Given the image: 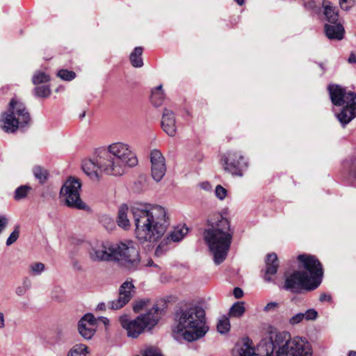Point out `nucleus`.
I'll return each instance as SVG.
<instances>
[{
  "mask_svg": "<svg viewBox=\"0 0 356 356\" xmlns=\"http://www.w3.org/2000/svg\"><path fill=\"white\" fill-rule=\"evenodd\" d=\"M348 62L349 63H356V56L354 53H351L348 57Z\"/></svg>",
  "mask_w": 356,
  "mask_h": 356,
  "instance_id": "603ef678",
  "label": "nucleus"
},
{
  "mask_svg": "<svg viewBox=\"0 0 356 356\" xmlns=\"http://www.w3.org/2000/svg\"><path fill=\"white\" fill-rule=\"evenodd\" d=\"M102 321L104 323H106V321H108V319L106 318L102 317Z\"/></svg>",
  "mask_w": 356,
  "mask_h": 356,
  "instance_id": "4d7b16f0",
  "label": "nucleus"
},
{
  "mask_svg": "<svg viewBox=\"0 0 356 356\" xmlns=\"http://www.w3.org/2000/svg\"><path fill=\"white\" fill-rule=\"evenodd\" d=\"M207 223L209 227L204 232V238L213 254L214 263L220 264L227 256L234 229L230 220L219 213L211 216Z\"/></svg>",
  "mask_w": 356,
  "mask_h": 356,
  "instance_id": "20e7f679",
  "label": "nucleus"
},
{
  "mask_svg": "<svg viewBox=\"0 0 356 356\" xmlns=\"http://www.w3.org/2000/svg\"><path fill=\"white\" fill-rule=\"evenodd\" d=\"M113 260L122 261L130 269H136L140 264L139 245L137 243L128 241L125 243L113 244Z\"/></svg>",
  "mask_w": 356,
  "mask_h": 356,
  "instance_id": "1a4fd4ad",
  "label": "nucleus"
},
{
  "mask_svg": "<svg viewBox=\"0 0 356 356\" xmlns=\"http://www.w3.org/2000/svg\"><path fill=\"white\" fill-rule=\"evenodd\" d=\"M230 330V323L229 318L223 316L217 323V330L220 334H225Z\"/></svg>",
  "mask_w": 356,
  "mask_h": 356,
  "instance_id": "cd10ccee",
  "label": "nucleus"
},
{
  "mask_svg": "<svg viewBox=\"0 0 356 356\" xmlns=\"http://www.w3.org/2000/svg\"><path fill=\"white\" fill-rule=\"evenodd\" d=\"M152 263H153V262L151 261H149V262L148 263V264H147V265H148V266H152Z\"/></svg>",
  "mask_w": 356,
  "mask_h": 356,
  "instance_id": "052dcab7",
  "label": "nucleus"
},
{
  "mask_svg": "<svg viewBox=\"0 0 356 356\" xmlns=\"http://www.w3.org/2000/svg\"><path fill=\"white\" fill-rule=\"evenodd\" d=\"M159 252V248H157L156 251H155V254L158 255Z\"/></svg>",
  "mask_w": 356,
  "mask_h": 356,
  "instance_id": "13d9d810",
  "label": "nucleus"
},
{
  "mask_svg": "<svg viewBox=\"0 0 356 356\" xmlns=\"http://www.w3.org/2000/svg\"><path fill=\"white\" fill-rule=\"evenodd\" d=\"M35 95L40 97H47L51 93L49 87L47 85L37 86L34 90Z\"/></svg>",
  "mask_w": 356,
  "mask_h": 356,
  "instance_id": "2f4dec72",
  "label": "nucleus"
},
{
  "mask_svg": "<svg viewBox=\"0 0 356 356\" xmlns=\"http://www.w3.org/2000/svg\"><path fill=\"white\" fill-rule=\"evenodd\" d=\"M31 120L30 115L23 103L11 99L7 112L1 115L0 122L2 129L7 133L15 132Z\"/></svg>",
  "mask_w": 356,
  "mask_h": 356,
  "instance_id": "6e6552de",
  "label": "nucleus"
},
{
  "mask_svg": "<svg viewBox=\"0 0 356 356\" xmlns=\"http://www.w3.org/2000/svg\"><path fill=\"white\" fill-rule=\"evenodd\" d=\"M304 319L307 321L314 320L318 316L317 312L314 309H307L305 313H302Z\"/></svg>",
  "mask_w": 356,
  "mask_h": 356,
  "instance_id": "4c0bfd02",
  "label": "nucleus"
},
{
  "mask_svg": "<svg viewBox=\"0 0 356 356\" xmlns=\"http://www.w3.org/2000/svg\"><path fill=\"white\" fill-rule=\"evenodd\" d=\"M8 218L4 215L0 216V234L6 229L8 224Z\"/></svg>",
  "mask_w": 356,
  "mask_h": 356,
  "instance_id": "a19ab883",
  "label": "nucleus"
},
{
  "mask_svg": "<svg viewBox=\"0 0 356 356\" xmlns=\"http://www.w3.org/2000/svg\"><path fill=\"white\" fill-rule=\"evenodd\" d=\"M87 346L83 344H76L69 351L67 356H86Z\"/></svg>",
  "mask_w": 356,
  "mask_h": 356,
  "instance_id": "bb28decb",
  "label": "nucleus"
},
{
  "mask_svg": "<svg viewBox=\"0 0 356 356\" xmlns=\"http://www.w3.org/2000/svg\"><path fill=\"white\" fill-rule=\"evenodd\" d=\"M6 326L4 314L0 312V329H3Z\"/></svg>",
  "mask_w": 356,
  "mask_h": 356,
  "instance_id": "8fccbe9b",
  "label": "nucleus"
},
{
  "mask_svg": "<svg viewBox=\"0 0 356 356\" xmlns=\"http://www.w3.org/2000/svg\"><path fill=\"white\" fill-rule=\"evenodd\" d=\"M149 302V300H140L135 302L133 306L134 311L135 312H140L143 308H145L147 303Z\"/></svg>",
  "mask_w": 356,
  "mask_h": 356,
  "instance_id": "c9c22d12",
  "label": "nucleus"
},
{
  "mask_svg": "<svg viewBox=\"0 0 356 356\" xmlns=\"http://www.w3.org/2000/svg\"><path fill=\"white\" fill-rule=\"evenodd\" d=\"M234 296L236 298H241L243 296V291L241 288L236 287L234 289Z\"/></svg>",
  "mask_w": 356,
  "mask_h": 356,
  "instance_id": "de8ad7c7",
  "label": "nucleus"
},
{
  "mask_svg": "<svg viewBox=\"0 0 356 356\" xmlns=\"http://www.w3.org/2000/svg\"><path fill=\"white\" fill-rule=\"evenodd\" d=\"M161 313V310L157 306H154L147 313L139 315L134 320L124 316L120 318V321L122 327L126 330L127 336L136 339L145 329L150 330L158 323Z\"/></svg>",
  "mask_w": 356,
  "mask_h": 356,
  "instance_id": "0eeeda50",
  "label": "nucleus"
},
{
  "mask_svg": "<svg viewBox=\"0 0 356 356\" xmlns=\"http://www.w3.org/2000/svg\"><path fill=\"white\" fill-rule=\"evenodd\" d=\"M113 244L104 242H96L90 245L88 255L91 261L95 262L113 260Z\"/></svg>",
  "mask_w": 356,
  "mask_h": 356,
  "instance_id": "f8f14e48",
  "label": "nucleus"
},
{
  "mask_svg": "<svg viewBox=\"0 0 356 356\" xmlns=\"http://www.w3.org/2000/svg\"><path fill=\"white\" fill-rule=\"evenodd\" d=\"M348 3H350L348 0H339L340 8L343 10H349L353 7V4L347 5Z\"/></svg>",
  "mask_w": 356,
  "mask_h": 356,
  "instance_id": "37998d69",
  "label": "nucleus"
},
{
  "mask_svg": "<svg viewBox=\"0 0 356 356\" xmlns=\"http://www.w3.org/2000/svg\"><path fill=\"white\" fill-rule=\"evenodd\" d=\"M143 48L140 47H136L134 51L130 54V61L133 67H141L143 65L142 59Z\"/></svg>",
  "mask_w": 356,
  "mask_h": 356,
  "instance_id": "b1692460",
  "label": "nucleus"
},
{
  "mask_svg": "<svg viewBox=\"0 0 356 356\" xmlns=\"http://www.w3.org/2000/svg\"><path fill=\"white\" fill-rule=\"evenodd\" d=\"M33 172L35 177L40 184L44 183L47 179L48 172L44 168L40 166H35L33 169Z\"/></svg>",
  "mask_w": 356,
  "mask_h": 356,
  "instance_id": "a878e982",
  "label": "nucleus"
},
{
  "mask_svg": "<svg viewBox=\"0 0 356 356\" xmlns=\"http://www.w3.org/2000/svg\"><path fill=\"white\" fill-rule=\"evenodd\" d=\"M348 356H356V352L355 351H350Z\"/></svg>",
  "mask_w": 356,
  "mask_h": 356,
  "instance_id": "5fc2aeb1",
  "label": "nucleus"
},
{
  "mask_svg": "<svg viewBox=\"0 0 356 356\" xmlns=\"http://www.w3.org/2000/svg\"><path fill=\"white\" fill-rule=\"evenodd\" d=\"M332 299V297L330 295L326 294V293H322L319 297V300L321 302H325V301H330Z\"/></svg>",
  "mask_w": 356,
  "mask_h": 356,
  "instance_id": "09e8293b",
  "label": "nucleus"
},
{
  "mask_svg": "<svg viewBox=\"0 0 356 356\" xmlns=\"http://www.w3.org/2000/svg\"><path fill=\"white\" fill-rule=\"evenodd\" d=\"M300 268L305 271H296L285 280L284 287L293 293L300 292L302 289L314 290L322 282L323 270L320 261L316 257L310 254H300L298 257Z\"/></svg>",
  "mask_w": 356,
  "mask_h": 356,
  "instance_id": "423d86ee",
  "label": "nucleus"
},
{
  "mask_svg": "<svg viewBox=\"0 0 356 356\" xmlns=\"http://www.w3.org/2000/svg\"><path fill=\"white\" fill-rule=\"evenodd\" d=\"M188 232V227L184 225L177 227L170 233L168 236V239H170L173 242H178L187 234Z\"/></svg>",
  "mask_w": 356,
  "mask_h": 356,
  "instance_id": "4be33fe9",
  "label": "nucleus"
},
{
  "mask_svg": "<svg viewBox=\"0 0 356 356\" xmlns=\"http://www.w3.org/2000/svg\"><path fill=\"white\" fill-rule=\"evenodd\" d=\"M97 321L92 314H87L79 322L80 334L86 339H90L96 330Z\"/></svg>",
  "mask_w": 356,
  "mask_h": 356,
  "instance_id": "dca6fc26",
  "label": "nucleus"
},
{
  "mask_svg": "<svg viewBox=\"0 0 356 356\" xmlns=\"http://www.w3.org/2000/svg\"><path fill=\"white\" fill-rule=\"evenodd\" d=\"M81 184L78 179L69 178L62 186L60 195L65 204L73 209H85L87 206L80 198Z\"/></svg>",
  "mask_w": 356,
  "mask_h": 356,
  "instance_id": "9d476101",
  "label": "nucleus"
},
{
  "mask_svg": "<svg viewBox=\"0 0 356 356\" xmlns=\"http://www.w3.org/2000/svg\"><path fill=\"white\" fill-rule=\"evenodd\" d=\"M325 32L329 39L340 40L343 38L345 31L341 24L335 22L334 24H326Z\"/></svg>",
  "mask_w": 356,
  "mask_h": 356,
  "instance_id": "aec40b11",
  "label": "nucleus"
},
{
  "mask_svg": "<svg viewBox=\"0 0 356 356\" xmlns=\"http://www.w3.org/2000/svg\"><path fill=\"white\" fill-rule=\"evenodd\" d=\"M310 343L299 337L291 338L288 332H278L275 339L262 340L258 346V353L247 343L238 348L234 356H312Z\"/></svg>",
  "mask_w": 356,
  "mask_h": 356,
  "instance_id": "7ed1b4c3",
  "label": "nucleus"
},
{
  "mask_svg": "<svg viewBox=\"0 0 356 356\" xmlns=\"http://www.w3.org/2000/svg\"><path fill=\"white\" fill-rule=\"evenodd\" d=\"M161 127L163 130L169 136H174L177 132L176 120L174 113L165 108L162 115Z\"/></svg>",
  "mask_w": 356,
  "mask_h": 356,
  "instance_id": "f3484780",
  "label": "nucleus"
},
{
  "mask_svg": "<svg viewBox=\"0 0 356 356\" xmlns=\"http://www.w3.org/2000/svg\"><path fill=\"white\" fill-rule=\"evenodd\" d=\"M143 356H162L161 350L155 346H147L142 350Z\"/></svg>",
  "mask_w": 356,
  "mask_h": 356,
  "instance_id": "473e14b6",
  "label": "nucleus"
},
{
  "mask_svg": "<svg viewBox=\"0 0 356 356\" xmlns=\"http://www.w3.org/2000/svg\"><path fill=\"white\" fill-rule=\"evenodd\" d=\"M277 257L275 253L268 254L266 259V273L264 280L266 282L271 281V275L277 273L278 268Z\"/></svg>",
  "mask_w": 356,
  "mask_h": 356,
  "instance_id": "6ab92c4d",
  "label": "nucleus"
},
{
  "mask_svg": "<svg viewBox=\"0 0 356 356\" xmlns=\"http://www.w3.org/2000/svg\"><path fill=\"white\" fill-rule=\"evenodd\" d=\"M26 289H25L22 285L17 286L15 289V293L18 296H22L26 293Z\"/></svg>",
  "mask_w": 356,
  "mask_h": 356,
  "instance_id": "49530a36",
  "label": "nucleus"
},
{
  "mask_svg": "<svg viewBox=\"0 0 356 356\" xmlns=\"http://www.w3.org/2000/svg\"><path fill=\"white\" fill-rule=\"evenodd\" d=\"M223 168L234 176L242 177L248 168V162L241 152L228 151L222 156Z\"/></svg>",
  "mask_w": 356,
  "mask_h": 356,
  "instance_id": "9b49d317",
  "label": "nucleus"
},
{
  "mask_svg": "<svg viewBox=\"0 0 356 356\" xmlns=\"http://www.w3.org/2000/svg\"><path fill=\"white\" fill-rule=\"evenodd\" d=\"M49 76L44 72H37L34 74L32 78V82L35 85L40 83H45L49 81Z\"/></svg>",
  "mask_w": 356,
  "mask_h": 356,
  "instance_id": "c85d7f7f",
  "label": "nucleus"
},
{
  "mask_svg": "<svg viewBox=\"0 0 356 356\" xmlns=\"http://www.w3.org/2000/svg\"><path fill=\"white\" fill-rule=\"evenodd\" d=\"M129 213L133 216L136 237L141 242H156L170 225L166 210L161 206L136 203L129 211L127 204H122L118 210L117 223L124 229L130 227Z\"/></svg>",
  "mask_w": 356,
  "mask_h": 356,
  "instance_id": "f257e3e1",
  "label": "nucleus"
},
{
  "mask_svg": "<svg viewBox=\"0 0 356 356\" xmlns=\"http://www.w3.org/2000/svg\"><path fill=\"white\" fill-rule=\"evenodd\" d=\"M151 174L154 181H160L166 172L165 160L162 153L155 149L150 152Z\"/></svg>",
  "mask_w": 356,
  "mask_h": 356,
  "instance_id": "4468645a",
  "label": "nucleus"
},
{
  "mask_svg": "<svg viewBox=\"0 0 356 356\" xmlns=\"http://www.w3.org/2000/svg\"><path fill=\"white\" fill-rule=\"evenodd\" d=\"M245 311L244 302H237L230 308L229 316L230 317L239 318L244 314Z\"/></svg>",
  "mask_w": 356,
  "mask_h": 356,
  "instance_id": "393cba45",
  "label": "nucleus"
},
{
  "mask_svg": "<svg viewBox=\"0 0 356 356\" xmlns=\"http://www.w3.org/2000/svg\"><path fill=\"white\" fill-rule=\"evenodd\" d=\"M322 6L327 21L331 24L337 22L339 19L338 10L332 6V3L328 0H324L322 3Z\"/></svg>",
  "mask_w": 356,
  "mask_h": 356,
  "instance_id": "412c9836",
  "label": "nucleus"
},
{
  "mask_svg": "<svg viewBox=\"0 0 356 356\" xmlns=\"http://www.w3.org/2000/svg\"><path fill=\"white\" fill-rule=\"evenodd\" d=\"M304 6L309 10L314 12H317L318 10V6L314 0H307L305 1Z\"/></svg>",
  "mask_w": 356,
  "mask_h": 356,
  "instance_id": "58836bf2",
  "label": "nucleus"
},
{
  "mask_svg": "<svg viewBox=\"0 0 356 356\" xmlns=\"http://www.w3.org/2000/svg\"><path fill=\"white\" fill-rule=\"evenodd\" d=\"M337 118L343 127L347 125L356 118V102L352 100L344 104L341 112L337 114Z\"/></svg>",
  "mask_w": 356,
  "mask_h": 356,
  "instance_id": "a211bd4d",
  "label": "nucleus"
},
{
  "mask_svg": "<svg viewBox=\"0 0 356 356\" xmlns=\"http://www.w3.org/2000/svg\"><path fill=\"white\" fill-rule=\"evenodd\" d=\"M31 187L27 186H21L16 188L15 191L14 198L15 200H20L26 197L28 193L30 191Z\"/></svg>",
  "mask_w": 356,
  "mask_h": 356,
  "instance_id": "7c9ffc66",
  "label": "nucleus"
},
{
  "mask_svg": "<svg viewBox=\"0 0 356 356\" xmlns=\"http://www.w3.org/2000/svg\"><path fill=\"white\" fill-rule=\"evenodd\" d=\"M134 293V285L131 282H124L119 289V296L115 300L108 302V307L113 310L119 309L127 304Z\"/></svg>",
  "mask_w": 356,
  "mask_h": 356,
  "instance_id": "2eb2a0df",
  "label": "nucleus"
},
{
  "mask_svg": "<svg viewBox=\"0 0 356 356\" xmlns=\"http://www.w3.org/2000/svg\"><path fill=\"white\" fill-rule=\"evenodd\" d=\"M304 319V316L302 313H298L295 315H293L290 319L289 323L290 324L294 325H297L299 323L302 322Z\"/></svg>",
  "mask_w": 356,
  "mask_h": 356,
  "instance_id": "ea45409f",
  "label": "nucleus"
},
{
  "mask_svg": "<svg viewBox=\"0 0 356 356\" xmlns=\"http://www.w3.org/2000/svg\"><path fill=\"white\" fill-rule=\"evenodd\" d=\"M278 307H279V304L277 302H270L265 306V307L264 308V311L266 312L275 311L278 308Z\"/></svg>",
  "mask_w": 356,
  "mask_h": 356,
  "instance_id": "79ce46f5",
  "label": "nucleus"
},
{
  "mask_svg": "<svg viewBox=\"0 0 356 356\" xmlns=\"http://www.w3.org/2000/svg\"><path fill=\"white\" fill-rule=\"evenodd\" d=\"M227 191L220 185H218L215 189L216 196L220 200H224L227 196Z\"/></svg>",
  "mask_w": 356,
  "mask_h": 356,
  "instance_id": "e433bc0d",
  "label": "nucleus"
},
{
  "mask_svg": "<svg viewBox=\"0 0 356 356\" xmlns=\"http://www.w3.org/2000/svg\"><path fill=\"white\" fill-rule=\"evenodd\" d=\"M332 103L337 106H341L351 102H356V94L353 92H347L346 90L339 85L330 84L327 87Z\"/></svg>",
  "mask_w": 356,
  "mask_h": 356,
  "instance_id": "ddd939ff",
  "label": "nucleus"
},
{
  "mask_svg": "<svg viewBox=\"0 0 356 356\" xmlns=\"http://www.w3.org/2000/svg\"><path fill=\"white\" fill-rule=\"evenodd\" d=\"M105 220L108 223V227H106L107 229H112L115 226V222L111 218H106Z\"/></svg>",
  "mask_w": 356,
  "mask_h": 356,
  "instance_id": "3c124183",
  "label": "nucleus"
},
{
  "mask_svg": "<svg viewBox=\"0 0 356 356\" xmlns=\"http://www.w3.org/2000/svg\"><path fill=\"white\" fill-rule=\"evenodd\" d=\"M32 283L30 278L26 277L23 279L22 286L26 289V291L29 290L31 287Z\"/></svg>",
  "mask_w": 356,
  "mask_h": 356,
  "instance_id": "c03bdc74",
  "label": "nucleus"
},
{
  "mask_svg": "<svg viewBox=\"0 0 356 356\" xmlns=\"http://www.w3.org/2000/svg\"><path fill=\"white\" fill-rule=\"evenodd\" d=\"M57 75L61 79L65 81H72L75 76L76 74L73 71H70L67 70H60L58 72Z\"/></svg>",
  "mask_w": 356,
  "mask_h": 356,
  "instance_id": "72a5a7b5",
  "label": "nucleus"
},
{
  "mask_svg": "<svg viewBox=\"0 0 356 356\" xmlns=\"http://www.w3.org/2000/svg\"><path fill=\"white\" fill-rule=\"evenodd\" d=\"M86 115V113L85 112H83L81 114H80L79 115V118L80 119H82L83 118H84Z\"/></svg>",
  "mask_w": 356,
  "mask_h": 356,
  "instance_id": "6e6d98bb",
  "label": "nucleus"
},
{
  "mask_svg": "<svg viewBox=\"0 0 356 356\" xmlns=\"http://www.w3.org/2000/svg\"><path fill=\"white\" fill-rule=\"evenodd\" d=\"M137 164L138 159L131 147L127 143L116 142L109 145L106 150L99 151L93 159L85 160L82 169L91 179L98 180L102 172L121 176L127 168Z\"/></svg>",
  "mask_w": 356,
  "mask_h": 356,
  "instance_id": "f03ea898",
  "label": "nucleus"
},
{
  "mask_svg": "<svg viewBox=\"0 0 356 356\" xmlns=\"http://www.w3.org/2000/svg\"><path fill=\"white\" fill-rule=\"evenodd\" d=\"M19 226L15 227L14 231L10 234L6 241V245L8 246L11 245L14 243L19 238Z\"/></svg>",
  "mask_w": 356,
  "mask_h": 356,
  "instance_id": "f704fd0d",
  "label": "nucleus"
},
{
  "mask_svg": "<svg viewBox=\"0 0 356 356\" xmlns=\"http://www.w3.org/2000/svg\"><path fill=\"white\" fill-rule=\"evenodd\" d=\"M209 329L205 311L202 307L192 305L176 312L172 330L185 341H197L204 337Z\"/></svg>",
  "mask_w": 356,
  "mask_h": 356,
  "instance_id": "39448f33",
  "label": "nucleus"
},
{
  "mask_svg": "<svg viewBox=\"0 0 356 356\" xmlns=\"http://www.w3.org/2000/svg\"><path fill=\"white\" fill-rule=\"evenodd\" d=\"M165 95L162 85H159L152 90L151 101L155 106H160L164 100Z\"/></svg>",
  "mask_w": 356,
  "mask_h": 356,
  "instance_id": "5701e85b",
  "label": "nucleus"
},
{
  "mask_svg": "<svg viewBox=\"0 0 356 356\" xmlns=\"http://www.w3.org/2000/svg\"><path fill=\"white\" fill-rule=\"evenodd\" d=\"M45 269V266L41 262H35L29 266V273L32 275H39Z\"/></svg>",
  "mask_w": 356,
  "mask_h": 356,
  "instance_id": "c756f323",
  "label": "nucleus"
},
{
  "mask_svg": "<svg viewBox=\"0 0 356 356\" xmlns=\"http://www.w3.org/2000/svg\"><path fill=\"white\" fill-rule=\"evenodd\" d=\"M319 66L321 67V68L322 69L323 71H324V67H323V64H319Z\"/></svg>",
  "mask_w": 356,
  "mask_h": 356,
  "instance_id": "bf43d9fd",
  "label": "nucleus"
},
{
  "mask_svg": "<svg viewBox=\"0 0 356 356\" xmlns=\"http://www.w3.org/2000/svg\"><path fill=\"white\" fill-rule=\"evenodd\" d=\"M235 1H236L237 2V3H238V5H240V6L243 5V3H244V0H235Z\"/></svg>",
  "mask_w": 356,
  "mask_h": 356,
  "instance_id": "864d4df0",
  "label": "nucleus"
},
{
  "mask_svg": "<svg viewBox=\"0 0 356 356\" xmlns=\"http://www.w3.org/2000/svg\"><path fill=\"white\" fill-rule=\"evenodd\" d=\"M350 172L352 176L356 179V158L352 161Z\"/></svg>",
  "mask_w": 356,
  "mask_h": 356,
  "instance_id": "a18cd8bd",
  "label": "nucleus"
}]
</instances>
